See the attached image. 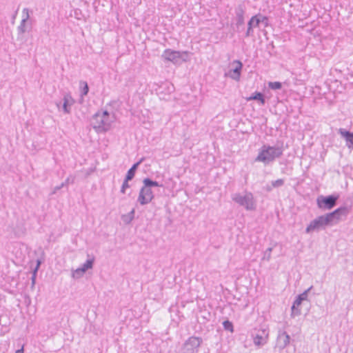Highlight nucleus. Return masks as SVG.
I'll return each instance as SVG.
<instances>
[{"label": "nucleus", "instance_id": "1", "mask_svg": "<svg viewBox=\"0 0 353 353\" xmlns=\"http://www.w3.org/2000/svg\"><path fill=\"white\" fill-rule=\"evenodd\" d=\"M283 153V143L281 145H276L274 146L263 145L260 148L259 152L255 158V161L262 162L265 165H268L273 162L276 158L281 157Z\"/></svg>", "mask_w": 353, "mask_h": 353}, {"label": "nucleus", "instance_id": "2", "mask_svg": "<svg viewBox=\"0 0 353 353\" xmlns=\"http://www.w3.org/2000/svg\"><path fill=\"white\" fill-rule=\"evenodd\" d=\"M334 225L328 217L327 214H323L317 216L312 220L305 228V233L310 234L313 231H319L324 230L327 226Z\"/></svg>", "mask_w": 353, "mask_h": 353}, {"label": "nucleus", "instance_id": "3", "mask_svg": "<svg viewBox=\"0 0 353 353\" xmlns=\"http://www.w3.org/2000/svg\"><path fill=\"white\" fill-rule=\"evenodd\" d=\"M190 52L188 51H176L170 49L164 50L162 57L175 64H179L182 62H186L190 59Z\"/></svg>", "mask_w": 353, "mask_h": 353}, {"label": "nucleus", "instance_id": "4", "mask_svg": "<svg viewBox=\"0 0 353 353\" xmlns=\"http://www.w3.org/2000/svg\"><path fill=\"white\" fill-rule=\"evenodd\" d=\"M232 200L239 205L243 206L247 210H254L256 205L254 201V196L251 192H245V195L239 193L232 196Z\"/></svg>", "mask_w": 353, "mask_h": 353}, {"label": "nucleus", "instance_id": "5", "mask_svg": "<svg viewBox=\"0 0 353 353\" xmlns=\"http://www.w3.org/2000/svg\"><path fill=\"white\" fill-rule=\"evenodd\" d=\"M202 343L203 339L201 337H189L182 345V353H197Z\"/></svg>", "mask_w": 353, "mask_h": 353}, {"label": "nucleus", "instance_id": "6", "mask_svg": "<svg viewBox=\"0 0 353 353\" xmlns=\"http://www.w3.org/2000/svg\"><path fill=\"white\" fill-rule=\"evenodd\" d=\"M339 198V194H331L326 196H319L316 199L317 206L321 210H331L336 206Z\"/></svg>", "mask_w": 353, "mask_h": 353}, {"label": "nucleus", "instance_id": "7", "mask_svg": "<svg viewBox=\"0 0 353 353\" xmlns=\"http://www.w3.org/2000/svg\"><path fill=\"white\" fill-rule=\"evenodd\" d=\"M268 336L269 330L265 327L259 329L255 328L252 332V337L253 338L254 343L258 346L264 345L268 341Z\"/></svg>", "mask_w": 353, "mask_h": 353}, {"label": "nucleus", "instance_id": "8", "mask_svg": "<svg viewBox=\"0 0 353 353\" xmlns=\"http://www.w3.org/2000/svg\"><path fill=\"white\" fill-rule=\"evenodd\" d=\"M268 17L263 16L261 14H256L251 17L248 23V28L245 32V37H249L253 33V23L255 22V26H259L260 23L264 24L265 27L268 26Z\"/></svg>", "mask_w": 353, "mask_h": 353}, {"label": "nucleus", "instance_id": "9", "mask_svg": "<svg viewBox=\"0 0 353 353\" xmlns=\"http://www.w3.org/2000/svg\"><path fill=\"white\" fill-rule=\"evenodd\" d=\"M235 13V26L237 32H241L244 29V14L245 13V6L243 3L239 4L234 9Z\"/></svg>", "mask_w": 353, "mask_h": 353}, {"label": "nucleus", "instance_id": "10", "mask_svg": "<svg viewBox=\"0 0 353 353\" xmlns=\"http://www.w3.org/2000/svg\"><path fill=\"white\" fill-rule=\"evenodd\" d=\"M154 198L151 188H147L145 184L141 188L137 201L142 205L149 203Z\"/></svg>", "mask_w": 353, "mask_h": 353}, {"label": "nucleus", "instance_id": "11", "mask_svg": "<svg viewBox=\"0 0 353 353\" xmlns=\"http://www.w3.org/2000/svg\"><path fill=\"white\" fill-rule=\"evenodd\" d=\"M349 213V209L346 206H341L335 210L327 213L333 225L338 223L342 216H346Z\"/></svg>", "mask_w": 353, "mask_h": 353}, {"label": "nucleus", "instance_id": "12", "mask_svg": "<svg viewBox=\"0 0 353 353\" xmlns=\"http://www.w3.org/2000/svg\"><path fill=\"white\" fill-rule=\"evenodd\" d=\"M290 341V335L285 331L279 330L276 337V347L279 350H283L289 345Z\"/></svg>", "mask_w": 353, "mask_h": 353}, {"label": "nucleus", "instance_id": "13", "mask_svg": "<svg viewBox=\"0 0 353 353\" xmlns=\"http://www.w3.org/2000/svg\"><path fill=\"white\" fill-rule=\"evenodd\" d=\"M75 101L72 97L70 93H66L63 97V104L61 106L62 110L65 114H70L71 112V107L74 104Z\"/></svg>", "mask_w": 353, "mask_h": 353}, {"label": "nucleus", "instance_id": "14", "mask_svg": "<svg viewBox=\"0 0 353 353\" xmlns=\"http://www.w3.org/2000/svg\"><path fill=\"white\" fill-rule=\"evenodd\" d=\"M236 64V66L234 69L230 70L228 74L225 75L229 76L234 80L239 81L241 76V72L243 68V63L239 60H235L233 62Z\"/></svg>", "mask_w": 353, "mask_h": 353}, {"label": "nucleus", "instance_id": "15", "mask_svg": "<svg viewBox=\"0 0 353 353\" xmlns=\"http://www.w3.org/2000/svg\"><path fill=\"white\" fill-rule=\"evenodd\" d=\"M339 133L345 140L346 146L350 149L353 148V132L344 128H339Z\"/></svg>", "mask_w": 353, "mask_h": 353}, {"label": "nucleus", "instance_id": "16", "mask_svg": "<svg viewBox=\"0 0 353 353\" xmlns=\"http://www.w3.org/2000/svg\"><path fill=\"white\" fill-rule=\"evenodd\" d=\"M112 120L110 118H101V125H93V128L96 129L97 132H107L110 130Z\"/></svg>", "mask_w": 353, "mask_h": 353}, {"label": "nucleus", "instance_id": "17", "mask_svg": "<svg viewBox=\"0 0 353 353\" xmlns=\"http://www.w3.org/2000/svg\"><path fill=\"white\" fill-rule=\"evenodd\" d=\"M246 101H257L262 105H265L266 102L264 94L257 91L252 93L249 97H247Z\"/></svg>", "mask_w": 353, "mask_h": 353}, {"label": "nucleus", "instance_id": "18", "mask_svg": "<svg viewBox=\"0 0 353 353\" xmlns=\"http://www.w3.org/2000/svg\"><path fill=\"white\" fill-rule=\"evenodd\" d=\"M23 18L21 21L20 25L18 27V32L20 34H23L26 32V23L27 20L29 19V10L28 8H23Z\"/></svg>", "mask_w": 353, "mask_h": 353}, {"label": "nucleus", "instance_id": "19", "mask_svg": "<svg viewBox=\"0 0 353 353\" xmlns=\"http://www.w3.org/2000/svg\"><path fill=\"white\" fill-rule=\"evenodd\" d=\"M145 160L144 157H142L139 161L134 163L132 166L128 170L127 174L125 175L128 179H132L134 176L136 171L139 167V165Z\"/></svg>", "mask_w": 353, "mask_h": 353}, {"label": "nucleus", "instance_id": "20", "mask_svg": "<svg viewBox=\"0 0 353 353\" xmlns=\"http://www.w3.org/2000/svg\"><path fill=\"white\" fill-rule=\"evenodd\" d=\"M313 288V286H310L306 290H305L303 293L299 294L296 297L294 303L295 305H301L303 301H306L308 296V292Z\"/></svg>", "mask_w": 353, "mask_h": 353}, {"label": "nucleus", "instance_id": "21", "mask_svg": "<svg viewBox=\"0 0 353 353\" xmlns=\"http://www.w3.org/2000/svg\"><path fill=\"white\" fill-rule=\"evenodd\" d=\"M134 213H135V210L134 209H132L130 212H128V214H123L121 216V219L122 221L125 223V224H129L131 223V221L134 219Z\"/></svg>", "mask_w": 353, "mask_h": 353}, {"label": "nucleus", "instance_id": "22", "mask_svg": "<svg viewBox=\"0 0 353 353\" xmlns=\"http://www.w3.org/2000/svg\"><path fill=\"white\" fill-rule=\"evenodd\" d=\"M143 183L145 185L147 188H153V187H161L162 185L159 184V182L156 181H153L150 178H145L143 180Z\"/></svg>", "mask_w": 353, "mask_h": 353}, {"label": "nucleus", "instance_id": "23", "mask_svg": "<svg viewBox=\"0 0 353 353\" xmlns=\"http://www.w3.org/2000/svg\"><path fill=\"white\" fill-rule=\"evenodd\" d=\"M299 305H295L294 303H293L292 307H291V310H292V312H291V316L292 317H294L296 316H299L301 312V310L299 309Z\"/></svg>", "mask_w": 353, "mask_h": 353}, {"label": "nucleus", "instance_id": "24", "mask_svg": "<svg viewBox=\"0 0 353 353\" xmlns=\"http://www.w3.org/2000/svg\"><path fill=\"white\" fill-rule=\"evenodd\" d=\"M80 85L81 87V97L87 95L89 92V87H88L87 82L80 81Z\"/></svg>", "mask_w": 353, "mask_h": 353}, {"label": "nucleus", "instance_id": "25", "mask_svg": "<svg viewBox=\"0 0 353 353\" xmlns=\"http://www.w3.org/2000/svg\"><path fill=\"white\" fill-rule=\"evenodd\" d=\"M94 262V257L92 256L91 258L86 260V261L82 265L86 270L92 268L93 264Z\"/></svg>", "mask_w": 353, "mask_h": 353}, {"label": "nucleus", "instance_id": "26", "mask_svg": "<svg viewBox=\"0 0 353 353\" xmlns=\"http://www.w3.org/2000/svg\"><path fill=\"white\" fill-rule=\"evenodd\" d=\"M223 326L225 330L229 331L230 332H234V326L231 321L229 320H225L223 322Z\"/></svg>", "mask_w": 353, "mask_h": 353}, {"label": "nucleus", "instance_id": "27", "mask_svg": "<svg viewBox=\"0 0 353 353\" xmlns=\"http://www.w3.org/2000/svg\"><path fill=\"white\" fill-rule=\"evenodd\" d=\"M268 87L272 90H279L282 88V83L279 81L269 82Z\"/></svg>", "mask_w": 353, "mask_h": 353}, {"label": "nucleus", "instance_id": "28", "mask_svg": "<svg viewBox=\"0 0 353 353\" xmlns=\"http://www.w3.org/2000/svg\"><path fill=\"white\" fill-rule=\"evenodd\" d=\"M129 181H131V179H128V177L125 176V179L121 188V192L122 194H125V190L130 188V185L128 183Z\"/></svg>", "mask_w": 353, "mask_h": 353}, {"label": "nucleus", "instance_id": "29", "mask_svg": "<svg viewBox=\"0 0 353 353\" xmlns=\"http://www.w3.org/2000/svg\"><path fill=\"white\" fill-rule=\"evenodd\" d=\"M105 117V118H109L110 114L107 110H104L102 113L97 112L94 114V119H98L99 117Z\"/></svg>", "mask_w": 353, "mask_h": 353}, {"label": "nucleus", "instance_id": "30", "mask_svg": "<svg viewBox=\"0 0 353 353\" xmlns=\"http://www.w3.org/2000/svg\"><path fill=\"white\" fill-rule=\"evenodd\" d=\"M284 180L282 179H277L276 181H272V188H279L283 185Z\"/></svg>", "mask_w": 353, "mask_h": 353}, {"label": "nucleus", "instance_id": "31", "mask_svg": "<svg viewBox=\"0 0 353 353\" xmlns=\"http://www.w3.org/2000/svg\"><path fill=\"white\" fill-rule=\"evenodd\" d=\"M272 248H268L264 252V255L263 257V259H265L267 261H269L271 258V252H272Z\"/></svg>", "mask_w": 353, "mask_h": 353}, {"label": "nucleus", "instance_id": "32", "mask_svg": "<svg viewBox=\"0 0 353 353\" xmlns=\"http://www.w3.org/2000/svg\"><path fill=\"white\" fill-rule=\"evenodd\" d=\"M83 275L79 268H77L72 272V276L74 278H80Z\"/></svg>", "mask_w": 353, "mask_h": 353}, {"label": "nucleus", "instance_id": "33", "mask_svg": "<svg viewBox=\"0 0 353 353\" xmlns=\"http://www.w3.org/2000/svg\"><path fill=\"white\" fill-rule=\"evenodd\" d=\"M37 274V272L32 271V275L31 277V288H33L34 287L36 283Z\"/></svg>", "mask_w": 353, "mask_h": 353}, {"label": "nucleus", "instance_id": "34", "mask_svg": "<svg viewBox=\"0 0 353 353\" xmlns=\"http://www.w3.org/2000/svg\"><path fill=\"white\" fill-rule=\"evenodd\" d=\"M41 263H42L41 259H37V265L32 271L37 272Z\"/></svg>", "mask_w": 353, "mask_h": 353}, {"label": "nucleus", "instance_id": "35", "mask_svg": "<svg viewBox=\"0 0 353 353\" xmlns=\"http://www.w3.org/2000/svg\"><path fill=\"white\" fill-rule=\"evenodd\" d=\"M74 181V179H72L71 181H70V177H68L65 181L64 182L62 183V184L64 185V186H66L68 185L70 183H73Z\"/></svg>", "mask_w": 353, "mask_h": 353}, {"label": "nucleus", "instance_id": "36", "mask_svg": "<svg viewBox=\"0 0 353 353\" xmlns=\"http://www.w3.org/2000/svg\"><path fill=\"white\" fill-rule=\"evenodd\" d=\"M64 185L62 184V183L59 185H57L54 188V190L52 192V194L56 193L58 190L63 188Z\"/></svg>", "mask_w": 353, "mask_h": 353}, {"label": "nucleus", "instance_id": "37", "mask_svg": "<svg viewBox=\"0 0 353 353\" xmlns=\"http://www.w3.org/2000/svg\"><path fill=\"white\" fill-rule=\"evenodd\" d=\"M101 117L98 119H92L94 125H101Z\"/></svg>", "mask_w": 353, "mask_h": 353}, {"label": "nucleus", "instance_id": "38", "mask_svg": "<svg viewBox=\"0 0 353 353\" xmlns=\"http://www.w3.org/2000/svg\"><path fill=\"white\" fill-rule=\"evenodd\" d=\"M55 104H56V105H57V108H58L59 110H60V109H61V101H57V102L55 103Z\"/></svg>", "mask_w": 353, "mask_h": 353}, {"label": "nucleus", "instance_id": "39", "mask_svg": "<svg viewBox=\"0 0 353 353\" xmlns=\"http://www.w3.org/2000/svg\"><path fill=\"white\" fill-rule=\"evenodd\" d=\"M79 268L80 269V270L81 271V272H82L83 274H84V273L87 271V270H86L83 267H82V266H81V267H80V268Z\"/></svg>", "mask_w": 353, "mask_h": 353}, {"label": "nucleus", "instance_id": "40", "mask_svg": "<svg viewBox=\"0 0 353 353\" xmlns=\"http://www.w3.org/2000/svg\"><path fill=\"white\" fill-rule=\"evenodd\" d=\"M15 353H23V348L21 347V349L17 350Z\"/></svg>", "mask_w": 353, "mask_h": 353}, {"label": "nucleus", "instance_id": "41", "mask_svg": "<svg viewBox=\"0 0 353 353\" xmlns=\"http://www.w3.org/2000/svg\"><path fill=\"white\" fill-rule=\"evenodd\" d=\"M17 12H18V10H17V11L15 12L14 14L13 15V19H15L16 15L17 14Z\"/></svg>", "mask_w": 353, "mask_h": 353}, {"label": "nucleus", "instance_id": "42", "mask_svg": "<svg viewBox=\"0 0 353 353\" xmlns=\"http://www.w3.org/2000/svg\"><path fill=\"white\" fill-rule=\"evenodd\" d=\"M267 190H268V191H271V190H272V187H268V188H267Z\"/></svg>", "mask_w": 353, "mask_h": 353}, {"label": "nucleus", "instance_id": "43", "mask_svg": "<svg viewBox=\"0 0 353 353\" xmlns=\"http://www.w3.org/2000/svg\"><path fill=\"white\" fill-rule=\"evenodd\" d=\"M253 27H256L255 26V22L253 23Z\"/></svg>", "mask_w": 353, "mask_h": 353}]
</instances>
